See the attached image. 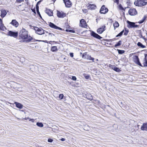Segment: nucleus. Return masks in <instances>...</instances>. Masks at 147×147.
Listing matches in <instances>:
<instances>
[{
    "label": "nucleus",
    "instance_id": "nucleus-16",
    "mask_svg": "<svg viewBox=\"0 0 147 147\" xmlns=\"http://www.w3.org/2000/svg\"><path fill=\"white\" fill-rule=\"evenodd\" d=\"M10 24L14 26L15 27L17 28L19 25L18 22L16 20H12Z\"/></svg>",
    "mask_w": 147,
    "mask_h": 147
},
{
    "label": "nucleus",
    "instance_id": "nucleus-63",
    "mask_svg": "<svg viewBox=\"0 0 147 147\" xmlns=\"http://www.w3.org/2000/svg\"><path fill=\"white\" fill-rule=\"evenodd\" d=\"M20 110V111H22V112H24V110Z\"/></svg>",
    "mask_w": 147,
    "mask_h": 147
},
{
    "label": "nucleus",
    "instance_id": "nucleus-26",
    "mask_svg": "<svg viewBox=\"0 0 147 147\" xmlns=\"http://www.w3.org/2000/svg\"><path fill=\"white\" fill-rule=\"evenodd\" d=\"M137 45L138 46L142 48H144L146 47L145 46L143 45L141 42H138L137 43Z\"/></svg>",
    "mask_w": 147,
    "mask_h": 147
},
{
    "label": "nucleus",
    "instance_id": "nucleus-14",
    "mask_svg": "<svg viewBox=\"0 0 147 147\" xmlns=\"http://www.w3.org/2000/svg\"><path fill=\"white\" fill-rule=\"evenodd\" d=\"M106 26L105 25H104L101 27H100L97 30V32L99 34H101L105 30V28Z\"/></svg>",
    "mask_w": 147,
    "mask_h": 147
},
{
    "label": "nucleus",
    "instance_id": "nucleus-48",
    "mask_svg": "<svg viewBox=\"0 0 147 147\" xmlns=\"http://www.w3.org/2000/svg\"><path fill=\"white\" fill-rule=\"evenodd\" d=\"M36 11L37 12V14L39 15L40 14V13L39 11V9H36Z\"/></svg>",
    "mask_w": 147,
    "mask_h": 147
},
{
    "label": "nucleus",
    "instance_id": "nucleus-17",
    "mask_svg": "<svg viewBox=\"0 0 147 147\" xmlns=\"http://www.w3.org/2000/svg\"><path fill=\"white\" fill-rule=\"evenodd\" d=\"M5 30H6V28L3 23L2 20L0 18V30L4 31Z\"/></svg>",
    "mask_w": 147,
    "mask_h": 147
},
{
    "label": "nucleus",
    "instance_id": "nucleus-12",
    "mask_svg": "<svg viewBox=\"0 0 147 147\" xmlns=\"http://www.w3.org/2000/svg\"><path fill=\"white\" fill-rule=\"evenodd\" d=\"M65 6L67 8L70 7L72 5V3L70 0H63Z\"/></svg>",
    "mask_w": 147,
    "mask_h": 147
},
{
    "label": "nucleus",
    "instance_id": "nucleus-20",
    "mask_svg": "<svg viewBox=\"0 0 147 147\" xmlns=\"http://www.w3.org/2000/svg\"><path fill=\"white\" fill-rule=\"evenodd\" d=\"M1 13L0 16L2 18H4L7 14V12L4 9L1 10Z\"/></svg>",
    "mask_w": 147,
    "mask_h": 147
},
{
    "label": "nucleus",
    "instance_id": "nucleus-56",
    "mask_svg": "<svg viewBox=\"0 0 147 147\" xmlns=\"http://www.w3.org/2000/svg\"><path fill=\"white\" fill-rule=\"evenodd\" d=\"M70 27V26L67 24V25L66 26V28H69Z\"/></svg>",
    "mask_w": 147,
    "mask_h": 147
},
{
    "label": "nucleus",
    "instance_id": "nucleus-42",
    "mask_svg": "<svg viewBox=\"0 0 147 147\" xmlns=\"http://www.w3.org/2000/svg\"><path fill=\"white\" fill-rule=\"evenodd\" d=\"M53 141V140L51 138H49L48 140V142L50 143H51Z\"/></svg>",
    "mask_w": 147,
    "mask_h": 147
},
{
    "label": "nucleus",
    "instance_id": "nucleus-22",
    "mask_svg": "<svg viewBox=\"0 0 147 147\" xmlns=\"http://www.w3.org/2000/svg\"><path fill=\"white\" fill-rule=\"evenodd\" d=\"M88 7V9L92 10L95 9L96 8V6L94 4H90L89 5Z\"/></svg>",
    "mask_w": 147,
    "mask_h": 147
},
{
    "label": "nucleus",
    "instance_id": "nucleus-13",
    "mask_svg": "<svg viewBox=\"0 0 147 147\" xmlns=\"http://www.w3.org/2000/svg\"><path fill=\"white\" fill-rule=\"evenodd\" d=\"M80 26L82 27L86 28L87 27V25L86 22L84 19H82L80 20Z\"/></svg>",
    "mask_w": 147,
    "mask_h": 147
},
{
    "label": "nucleus",
    "instance_id": "nucleus-60",
    "mask_svg": "<svg viewBox=\"0 0 147 147\" xmlns=\"http://www.w3.org/2000/svg\"><path fill=\"white\" fill-rule=\"evenodd\" d=\"M21 59H22L23 61L24 60V59L23 57H22V58H21Z\"/></svg>",
    "mask_w": 147,
    "mask_h": 147
},
{
    "label": "nucleus",
    "instance_id": "nucleus-52",
    "mask_svg": "<svg viewBox=\"0 0 147 147\" xmlns=\"http://www.w3.org/2000/svg\"><path fill=\"white\" fill-rule=\"evenodd\" d=\"M65 140V138H62L60 139V140H61L62 141H64Z\"/></svg>",
    "mask_w": 147,
    "mask_h": 147
},
{
    "label": "nucleus",
    "instance_id": "nucleus-1",
    "mask_svg": "<svg viewBox=\"0 0 147 147\" xmlns=\"http://www.w3.org/2000/svg\"><path fill=\"white\" fill-rule=\"evenodd\" d=\"M19 39H22L23 40H20V42H29L31 41L34 42L38 41V40L33 38L30 36H28V32L24 28H22L20 32L19 35Z\"/></svg>",
    "mask_w": 147,
    "mask_h": 147
},
{
    "label": "nucleus",
    "instance_id": "nucleus-59",
    "mask_svg": "<svg viewBox=\"0 0 147 147\" xmlns=\"http://www.w3.org/2000/svg\"><path fill=\"white\" fill-rule=\"evenodd\" d=\"M39 17L41 18L42 19V17L40 15V14H39L38 15Z\"/></svg>",
    "mask_w": 147,
    "mask_h": 147
},
{
    "label": "nucleus",
    "instance_id": "nucleus-5",
    "mask_svg": "<svg viewBox=\"0 0 147 147\" xmlns=\"http://www.w3.org/2000/svg\"><path fill=\"white\" fill-rule=\"evenodd\" d=\"M127 27L129 28H137L139 26L136 24V23L134 22H131L129 20L127 21Z\"/></svg>",
    "mask_w": 147,
    "mask_h": 147
},
{
    "label": "nucleus",
    "instance_id": "nucleus-35",
    "mask_svg": "<svg viewBox=\"0 0 147 147\" xmlns=\"http://www.w3.org/2000/svg\"><path fill=\"white\" fill-rule=\"evenodd\" d=\"M119 9H120V10H123L124 11H125V9H124L123 7L122 6V5L121 4H120L119 5Z\"/></svg>",
    "mask_w": 147,
    "mask_h": 147
},
{
    "label": "nucleus",
    "instance_id": "nucleus-49",
    "mask_svg": "<svg viewBox=\"0 0 147 147\" xmlns=\"http://www.w3.org/2000/svg\"><path fill=\"white\" fill-rule=\"evenodd\" d=\"M42 1V0H40L39 1H38L36 4L39 5L40 4V3Z\"/></svg>",
    "mask_w": 147,
    "mask_h": 147
},
{
    "label": "nucleus",
    "instance_id": "nucleus-7",
    "mask_svg": "<svg viewBox=\"0 0 147 147\" xmlns=\"http://www.w3.org/2000/svg\"><path fill=\"white\" fill-rule=\"evenodd\" d=\"M7 35L16 38L18 36V32L17 31L14 32L11 30H9L7 33Z\"/></svg>",
    "mask_w": 147,
    "mask_h": 147
},
{
    "label": "nucleus",
    "instance_id": "nucleus-53",
    "mask_svg": "<svg viewBox=\"0 0 147 147\" xmlns=\"http://www.w3.org/2000/svg\"><path fill=\"white\" fill-rule=\"evenodd\" d=\"M49 35H50L51 36H55V35L51 33H49Z\"/></svg>",
    "mask_w": 147,
    "mask_h": 147
},
{
    "label": "nucleus",
    "instance_id": "nucleus-28",
    "mask_svg": "<svg viewBox=\"0 0 147 147\" xmlns=\"http://www.w3.org/2000/svg\"><path fill=\"white\" fill-rule=\"evenodd\" d=\"M146 19V16H144L142 19L138 22V23L140 24L143 23L145 21Z\"/></svg>",
    "mask_w": 147,
    "mask_h": 147
},
{
    "label": "nucleus",
    "instance_id": "nucleus-40",
    "mask_svg": "<svg viewBox=\"0 0 147 147\" xmlns=\"http://www.w3.org/2000/svg\"><path fill=\"white\" fill-rule=\"evenodd\" d=\"M64 97V95L63 94H60L59 95V98L60 100H62L63 99Z\"/></svg>",
    "mask_w": 147,
    "mask_h": 147
},
{
    "label": "nucleus",
    "instance_id": "nucleus-6",
    "mask_svg": "<svg viewBox=\"0 0 147 147\" xmlns=\"http://www.w3.org/2000/svg\"><path fill=\"white\" fill-rule=\"evenodd\" d=\"M34 29L35 30V33L39 35H42L44 34V31L43 29L41 28H38L36 26L34 27Z\"/></svg>",
    "mask_w": 147,
    "mask_h": 147
},
{
    "label": "nucleus",
    "instance_id": "nucleus-21",
    "mask_svg": "<svg viewBox=\"0 0 147 147\" xmlns=\"http://www.w3.org/2000/svg\"><path fill=\"white\" fill-rule=\"evenodd\" d=\"M14 104L16 107L19 109H22L23 107V105L22 104L18 102H15Z\"/></svg>",
    "mask_w": 147,
    "mask_h": 147
},
{
    "label": "nucleus",
    "instance_id": "nucleus-50",
    "mask_svg": "<svg viewBox=\"0 0 147 147\" xmlns=\"http://www.w3.org/2000/svg\"><path fill=\"white\" fill-rule=\"evenodd\" d=\"M147 57V54H144V60L147 59L146 57Z\"/></svg>",
    "mask_w": 147,
    "mask_h": 147
},
{
    "label": "nucleus",
    "instance_id": "nucleus-23",
    "mask_svg": "<svg viewBox=\"0 0 147 147\" xmlns=\"http://www.w3.org/2000/svg\"><path fill=\"white\" fill-rule=\"evenodd\" d=\"M147 127V122L144 123L141 126V130L144 131L145 129Z\"/></svg>",
    "mask_w": 147,
    "mask_h": 147
},
{
    "label": "nucleus",
    "instance_id": "nucleus-29",
    "mask_svg": "<svg viewBox=\"0 0 147 147\" xmlns=\"http://www.w3.org/2000/svg\"><path fill=\"white\" fill-rule=\"evenodd\" d=\"M122 42V41L121 40H119L114 46L115 47H116L118 46L121 45Z\"/></svg>",
    "mask_w": 147,
    "mask_h": 147
},
{
    "label": "nucleus",
    "instance_id": "nucleus-34",
    "mask_svg": "<svg viewBox=\"0 0 147 147\" xmlns=\"http://www.w3.org/2000/svg\"><path fill=\"white\" fill-rule=\"evenodd\" d=\"M124 29L125 30V32L124 33V35L125 36H127L129 32V30L128 29H127L126 28H124Z\"/></svg>",
    "mask_w": 147,
    "mask_h": 147
},
{
    "label": "nucleus",
    "instance_id": "nucleus-27",
    "mask_svg": "<svg viewBox=\"0 0 147 147\" xmlns=\"http://www.w3.org/2000/svg\"><path fill=\"white\" fill-rule=\"evenodd\" d=\"M113 25L114 28V30H115L116 28L118 27L119 26V24L117 21H116L114 23Z\"/></svg>",
    "mask_w": 147,
    "mask_h": 147
},
{
    "label": "nucleus",
    "instance_id": "nucleus-46",
    "mask_svg": "<svg viewBox=\"0 0 147 147\" xmlns=\"http://www.w3.org/2000/svg\"><path fill=\"white\" fill-rule=\"evenodd\" d=\"M69 55L71 57H74V53H69Z\"/></svg>",
    "mask_w": 147,
    "mask_h": 147
},
{
    "label": "nucleus",
    "instance_id": "nucleus-64",
    "mask_svg": "<svg viewBox=\"0 0 147 147\" xmlns=\"http://www.w3.org/2000/svg\"><path fill=\"white\" fill-rule=\"evenodd\" d=\"M144 130L147 131V127L146 128V129H145V130Z\"/></svg>",
    "mask_w": 147,
    "mask_h": 147
},
{
    "label": "nucleus",
    "instance_id": "nucleus-10",
    "mask_svg": "<svg viewBox=\"0 0 147 147\" xmlns=\"http://www.w3.org/2000/svg\"><path fill=\"white\" fill-rule=\"evenodd\" d=\"M48 23V25H49V26L52 28L56 29L59 30H63L62 28L57 26L56 25H55V24H54V23H53L50 22H49Z\"/></svg>",
    "mask_w": 147,
    "mask_h": 147
},
{
    "label": "nucleus",
    "instance_id": "nucleus-45",
    "mask_svg": "<svg viewBox=\"0 0 147 147\" xmlns=\"http://www.w3.org/2000/svg\"><path fill=\"white\" fill-rule=\"evenodd\" d=\"M114 2L116 3L117 4H118L119 3V0H114Z\"/></svg>",
    "mask_w": 147,
    "mask_h": 147
},
{
    "label": "nucleus",
    "instance_id": "nucleus-9",
    "mask_svg": "<svg viewBox=\"0 0 147 147\" xmlns=\"http://www.w3.org/2000/svg\"><path fill=\"white\" fill-rule=\"evenodd\" d=\"M133 60L134 62L136 64L141 67H143V66L141 63L139 59L138 56H134L133 57Z\"/></svg>",
    "mask_w": 147,
    "mask_h": 147
},
{
    "label": "nucleus",
    "instance_id": "nucleus-32",
    "mask_svg": "<svg viewBox=\"0 0 147 147\" xmlns=\"http://www.w3.org/2000/svg\"><path fill=\"white\" fill-rule=\"evenodd\" d=\"M118 53L119 54H122L125 52V51L123 50H121L117 49V50Z\"/></svg>",
    "mask_w": 147,
    "mask_h": 147
},
{
    "label": "nucleus",
    "instance_id": "nucleus-38",
    "mask_svg": "<svg viewBox=\"0 0 147 147\" xmlns=\"http://www.w3.org/2000/svg\"><path fill=\"white\" fill-rule=\"evenodd\" d=\"M144 62L143 63V66L147 67V59L144 60Z\"/></svg>",
    "mask_w": 147,
    "mask_h": 147
},
{
    "label": "nucleus",
    "instance_id": "nucleus-2",
    "mask_svg": "<svg viewBox=\"0 0 147 147\" xmlns=\"http://www.w3.org/2000/svg\"><path fill=\"white\" fill-rule=\"evenodd\" d=\"M91 32L90 34L91 36L96 38L97 39L100 40L101 43L103 45H105L106 42L105 41L103 40V39L101 40V39L102 38V37L100 36L98 34L95 32L94 31L92 30L90 31Z\"/></svg>",
    "mask_w": 147,
    "mask_h": 147
},
{
    "label": "nucleus",
    "instance_id": "nucleus-39",
    "mask_svg": "<svg viewBox=\"0 0 147 147\" xmlns=\"http://www.w3.org/2000/svg\"><path fill=\"white\" fill-rule=\"evenodd\" d=\"M113 39H114V40H115V38H114ZM113 40V39H103V40H104V41H107V42H108V41L112 42Z\"/></svg>",
    "mask_w": 147,
    "mask_h": 147
},
{
    "label": "nucleus",
    "instance_id": "nucleus-37",
    "mask_svg": "<svg viewBox=\"0 0 147 147\" xmlns=\"http://www.w3.org/2000/svg\"><path fill=\"white\" fill-rule=\"evenodd\" d=\"M83 75L86 79H88L90 77V75H86L85 74H84Z\"/></svg>",
    "mask_w": 147,
    "mask_h": 147
},
{
    "label": "nucleus",
    "instance_id": "nucleus-33",
    "mask_svg": "<svg viewBox=\"0 0 147 147\" xmlns=\"http://www.w3.org/2000/svg\"><path fill=\"white\" fill-rule=\"evenodd\" d=\"M65 31L67 32H71L72 33H75V31L73 30L66 29Z\"/></svg>",
    "mask_w": 147,
    "mask_h": 147
},
{
    "label": "nucleus",
    "instance_id": "nucleus-30",
    "mask_svg": "<svg viewBox=\"0 0 147 147\" xmlns=\"http://www.w3.org/2000/svg\"><path fill=\"white\" fill-rule=\"evenodd\" d=\"M124 32V30H123L122 31H121L118 34H117L116 37H121L123 33Z\"/></svg>",
    "mask_w": 147,
    "mask_h": 147
},
{
    "label": "nucleus",
    "instance_id": "nucleus-24",
    "mask_svg": "<svg viewBox=\"0 0 147 147\" xmlns=\"http://www.w3.org/2000/svg\"><path fill=\"white\" fill-rule=\"evenodd\" d=\"M51 50L53 52L57 51L58 50L57 47L56 46H52L51 47Z\"/></svg>",
    "mask_w": 147,
    "mask_h": 147
},
{
    "label": "nucleus",
    "instance_id": "nucleus-47",
    "mask_svg": "<svg viewBox=\"0 0 147 147\" xmlns=\"http://www.w3.org/2000/svg\"><path fill=\"white\" fill-rule=\"evenodd\" d=\"M32 12H33V13H36V11H35V8L32 9Z\"/></svg>",
    "mask_w": 147,
    "mask_h": 147
},
{
    "label": "nucleus",
    "instance_id": "nucleus-62",
    "mask_svg": "<svg viewBox=\"0 0 147 147\" xmlns=\"http://www.w3.org/2000/svg\"><path fill=\"white\" fill-rule=\"evenodd\" d=\"M0 32L2 34H5V33L4 32Z\"/></svg>",
    "mask_w": 147,
    "mask_h": 147
},
{
    "label": "nucleus",
    "instance_id": "nucleus-51",
    "mask_svg": "<svg viewBox=\"0 0 147 147\" xmlns=\"http://www.w3.org/2000/svg\"><path fill=\"white\" fill-rule=\"evenodd\" d=\"M38 41H42L43 42H46L47 43H48V41H47V40H38Z\"/></svg>",
    "mask_w": 147,
    "mask_h": 147
},
{
    "label": "nucleus",
    "instance_id": "nucleus-18",
    "mask_svg": "<svg viewBox=\"0 0 147 147\" xmlns=\"http://www.w3.org/2000/svg\"><path fill=\"white\" fill-rule=\"evenodd\" d=\"M57 16L59 18H63L66 16V14L59 11H57Z\"/></svg>",
    "mask_w": 147,
    "mask_h": 147
},
{
    "label": "nucleus",
    "instance_id": "nucleus-57",
    "mask_svg": "<svg viewBox=\"0 0 147 147\" xmlns=\"http://www.w3.org/2000/svg\"><path fill=\"white\" fill-rule=\"evenodd\" d=\"M141 37L142 38H143L144 40H145V38H144V37L142 36V34H141Z\"/></svg>",
    "mask_w": 147,
    "mask_h": 147
},
{
    "label": "nucleus",
    "instance_id": "nucleus-15",
    "mask_svg": "<svg viewBox=\"0 0 147 147\" xmlns=\"http://www.w3.org/2000/svg\"><path fill=\"white\" fill-rule=\"evenodd\" d=\"M109 67L116 72H119L121 71V70L119 68L116 67L115 65H112L111 64H109Z\"/></svg>",
    "mask_w": 147,
    "mask_h": 147
},
{
    "label": "nucleus",
    "instance_id": "nucleus-43",
    "mask_svg": "<svg viewBox=\"0 0 147 147\" xmlns=\"http://www.w3.org/2000/svg\"><path fill=\"white\" fill-rule=\"evenodd\" d=\"M54 42L55 43H57V42L55 41H48V43H49V44H51V42Z\"/></svg>",
    "mask_w": 147,
    "mask_h": 147
},
{
    "label": "nucleus",
    "instance_id": "nucleus-3",
    "mask_svg": "<svg viewBox=\"0 0 147 147\" xmlns=\"http://www.w3.org/2000/svg\"><path fill=\"white\" fill-rule=\"evenodd\" d=\"M134 3L136 6L142 7L147 4V0H135Z\"/></svg>",
    "mask_w": 147,
    "mask_h": 147
},
{
    "label": "nucleus",
    "instance_id": "nucleus-41",
    "mask_svg": "<svg viewBox=\"0 0 147 147\" xmlns=\"http://www.w3.org/2000/svg\"><path fill=\"white\" fill-rule=\"evenodd\" d=\"M72 79L74 81H75L76 80L77 78L76 76H72Z\"/></svg>",
    "mask_w": 147,
    "mask_h": 147
},
{
    "label": "nucleus",
    "instance_id": "nucleus-61",
    "mask_svg": "<svg viewBox=\"0 0 147 147\" xmlns=\"http://www.w3.org/2000/svg\"><path fill=\"white\" fill-rule=\"evenodd\" d=\"M56 0H52V1L53 3H54Z\"/></svg>",
    "mask_w": 147,
    "mask_h": 147
},
{
    "label": "nucleus",
    "instance_id": "nucleus-55",
    "mask_svg": "<svg viewBox=\"0 0 147 147\" xmlns=\"http://www.w3.org/2000/svg\"><path fill=\"white\" fill-rule=\"evenodd\" d=\"M36 9H39L38 5L36 4Z\"/></svg>",
    "mask_w": 147,
    "mask_h": 147
},
{
    "label": "nucleus",
    "instance_id": "nucleus-44",
    "mask_svg": "<svg viewBox=\"0 0 147 147\" xmlns=\"http://www.w3.org/2000/svg\"><path fill=\"white\" fill-rule=\"evenodd\" d=\"M16 2L18 3H21L24 1V0H16Z\"/></svg>",
    "mask_w": 147,
    "mask_h": 147
},
{
    "label": "nucleus",
    "instance_id": "nucleus-54",
    "mask_svg": "<svg viewBox=\"0 0 147 147\" xmlns=\"http://www.w3.org/2000/svg\"><path fill=\"white\" fill-rule=\"evenodd\" d=\"M35 120L34 119H30L29 121H31L32 122H34Z\"/></svg>",
    "mask_w": 147,
    "mask_h": 147
},
{
    "label": "nucleus",
    "instance_id": "nucleus-4",
    "mask_svg": "<svg viewBox=\"0 0 147 147\" xmlns=\"http://www.w3.org/2000/svg\"><path fill=\"white\" fill-rule=\"evenodd\" d=\"M82 94L83 97L86 98L90 101H91L93 99L92 96L89 92H84L82 93Z\"/></svg>",
    "mask_w": 147,
    "mask_h": 147
},
{
    "label": "nucleus",
    "instance_id": "nucleus-25",
    "mask_svg": "<svg viewBox=\"0 0 147 147\" xmlns=\"http://www.w3.org/2000/svg\"><path fill=\"white\" fill-rule=\"evenodd\" d=\"M86 59L92 60V62H94V58L92 57L90 55H87V56H86Z\"/></svg>",
    "mask_w": 147,
    "mask_h": 147
},
{
    "label": "nucleus",
    "instance_id": "nucleus-58",
    "mask_svg": "<svg viewBox=\"0 0 147 147\" xmlns=\"http://www.w3.org/2000/svg\"><path fill=\"white\" fill-rule=\"evenodd\" d=\"M130 3V0H128L127 1V3Z\"/></svg>",
    "mask_w": 147,
    "mask_h": 147
},
{
    "label": "nucleus",
    "instance_id": "nucleus-8",
    "mask_svg": "<svg viewBox=\"0 0 147 147\" xmlns=\"http://www.w3.org/2000/svg\"><path fill=\"white\" fill-rule=\"evenodd\" d=\"M108 9L105 7V5H103L100 9L99 12L102 14H105L108 12Z\"/></svg>",
    "mask_w": 147,
    "mask_h": 147
},
{
    "label": "nucleus",
    "instance_id": "nucleus-11",
    "mask_svg": "<svg viewBox=\"0 0 147 147\" xmlns=\"http://www.w3.org/2000/svg\"><path fill=\"white\" fill-rule=\"evenodd\" d=\"M129 14L131 16H134L137 14L136 9L134 8H131L128 11Z\"/></svg>",
    "mask_w": 147,
    "mask_h": 147
},
{
    "label": "nucleus",
    "instance_id": "nucleus-36",
    "mask_svg": "<svg viewBox=\"0 0 147 147\" xmlns=\"http://www.w3.org/2000/svg\"><path fill=\"white\" fill-rule=\"evenodd\" d=\"M87 53L86 52L83 53L82 55V57L84 59H86V56H87Z\"/></svg>",
    "mask_w": 147,
    "mask_h": 147
},
{
    "label": "nucleus",
    "instance_id": "nucleus-31",
    "mask_svg": "<svg viewBox=\"0 0 147 147\" xmlns=\"http://www.w3.org/2000/svg\"><path fill=\"white\" fill-rule=\"evenodd\" d=\"M36 125L38 126L41 127H42L43 126V125L41 122H37Z\"/></svg>",
    "mask_w": 147,
    "mask_h": 147
},
{
    "label": "nucleus",
    "instance_id": "nucleus-19",
    "mask_svg": "<svg viewBox=\"0 0 147 147\" xmlns=\"http://www.w3.org/2000/svg\"><path fill=\"white\" fill-rule=\"evenodd\" d=\"M45 12L50 16H51L53 15V11L50 9H46L45 10Z\"/></svg>",
    "mask_w": 147,
    "mask_h": 147
}]
</instances>
